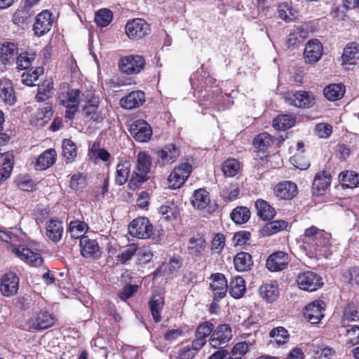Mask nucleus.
<instances>
[{
    "label": "nucleus",
    "mask_w": 359,
    "mask_h": 359,
    "mask_svg": "<svg viewBox=\"0 0 359 359\" xmlns=\"http://www.w3.org/2000/svg\"><path fill=\"white\" fill-rule=\"evenodd\" d=\"M81 91L79 89L71 88L67 83H62L58 92V102L66 108L65 118L72 120L78 110Z\"/></svg>",
    "instance_id": "1"
},
{
    "label": "nucleus",
    "mask_w": 359,
    "mask_h": 359,
    "mask_svg": "<svg viewBox=\"0 0 359 359\" xmlns=\"http://www.w3.org/2000/svg\"><path fill=\"white\" fill-rule=\"evenodd\" d=\"M151 167V158L145 151H140L137 156V164L135 171L129 181L131 188L140 187L149 179L148 174Z\"/></svg>",
    "instance_id": "2"
},
{
    "label": "nucleus",
    "mask_w": 359,
    "mask_h": 359,
    "mask_svg": "<svg viewBox=\"0 0 359 359\" xmlns=\"http://www.w3.org/2000/svg\"><path fill=\"white\" fill-rule=\"evenodd\" d=\"M301 239L305 249L316 252L328 244L329 235L323 230L312 226L305 229Z\"/></svg>",
    "instance_id": "3"
},
{
    "label": "nucleus",
    "mask_w": 359,
    "mask_h": 359,
    "mask_svg": "<svg viewBox=\"0 0 359 359\" xmlns=\"http://www.w3.org/2000/svg\"><path fill=\"white\" fill-rule=\"evenodd\" d=\"M128 232L133 237L147 239L153 233V226L147 217H137L129 224Z\"/></svg>",
    "instance_id": "4"
},
{
    "label": "nucleus",
    "mask_w": 359,
    "mask_h": 359,
    "mask_svg": "<svg viewBox=\"0 0 359 359\" xmlns=\"http://www.w3.org/2000/svg\"><path fill=\"white\" fill-rule=\"evenodd\" d=\"M297 283L299 289L309 292L316 291L323 285L321 277L310 271L299 273L297 277Z\"/></svg>",
    "instance_id": "5"
},
{
    "label": "nucleus",
    "mask_w": 359,
    "mask_h": 359,
    "mask_svg": "<svg viewBox=\"0 0 359 359\" xmlns=\"http://www.w3.org/2000/svg\"><path fill=\"white\" fill-rule=\"evenodd\" d=\"M284 98L287 103L297 107L310 108L315 104L314 95L307 91L287 93Z\"/></svg>",
    "instance_id": "6"
},
{
    "label": "nucleus",
    "mask_w": 359,
    "mask_h": 359,
    "mask_svg": "<svg viewBox=\"0 0 359 359\" xmlns=\"http://www.w3.org/2000/svg\"><path fill=\"white\" fill-rule=\"evenodd\" d=\"M192 171V165L188 162L181 163L175 168L168 177V185L172 189L180 188Z\"/></svg>",
    "instance_id": "7"
},
{
    "label": "nucleus",
    "mask_w": 359,
    "mask_h": 359,
    "mask_svg": "<svg viewBox=\"0 0 359 359\" xmlns=\"http://www.w3.org/2000/svg\"><path fill=\"white\" fill-rule=\"evenodd\" d=\"M144 59L140 55H128L121 58L119 67L126 74L140 73L144 67Z\"/></svg>",
    "instance_id": "8"
},
{
    "label": "nucleus",
    "mask_w": 359,
    "mask_h": 359,
    "mask_svg": "<svg viewBox=\"0 0 359 359\" xmlns=\"http://www.w3.org/2000/svg\"><path fill=\"white\" fill-rule=\"evenodd\" d=\"M232 337V331L230 325L223 324L217 326L213 330L209 342L215 348L225 346Z\"/></svg>",
    "instance_id": "9"
},
{
    "label": "nucleus",
    "mask_w": 359,
    "mask_h": 359,
    "mask_svg": "<svg viewBox=\"0 0 359 359\" xmlns=\"http://www.w3.org/2000/svg\"><path fill=\"white\" fill-rule=\"evenodd\" d=\"M149 31V24L140 18L129 21L126 25V33L131 39H140L148 34Z\"/></svg>",
    "instance_id": "10"
},
{
    "label": "nucleus",
    "mask_w": 359,
    "mask_h": 359,
    "mask_svg": "<svg viewBox=\"0 0 359 359\" xmlns=\"http://www.w3.org/2000/svg\"><path fill=\"white\" fill-rule=\"evenodd\" d=\"M54 323V317L46 311L34 312L28 321L29 327L35 330L48 329Z\"/></svg>",
    "instance_id": "11"
},
{
    "label": "nucleus",
    "mask_w": 359,
    "mask_h": 359,
    "mask_svg": "<svg viewBox=\"0 0 359 359\" xmlns=\"http://www.w3.org/2000/svg\"><path fill=\"white\" fill-rule=\"evenodd\" d=\"M19 289V278L13 273L2 276L0 280V291L3 296L10 297L15 295Z\"/></svg>",
    "instance_id": "12"
},
{
    "label": "nucleus",
    "mask_w": 359,
    "mask_h": 359,
    "mask_svg": "<svg viewBox=\"0 0 359 359\" xmlns=\"http://www.w3.org/2000/svg\"><path fill=\"white\" fill-rule=\"evenodd\" d=\"M130 131L133 137L140 142L149 141L152 135L151 126L142 119L134 121L130 126Z\"/></svg>",
    "instance_id": "13"
},
{
    "label": "nucleus",
    "mask_w": 359,
    "mask_h": 359,
    "mask_svg": "<svg viewBox=\"0 0 359 359\" xmlns=\"http://www.w3.org/2000/svg\"><path fill=\"white\" fill-rule=\"evenodd\" d=\"M325 303L322 300H315L305 307L304 316L312 324L318 323L324 317Z\"/></svg>",
    "instance_id": "14"
},
{
    "label": "nucleus",
    "mask_w": 359,
    "mask_h": 359,
    "mask_svg": "<svg viewBox=\"0 0 359 359\" xmlns=\"http://www.w3.org/2000/svg\"><path fill=\"white\" fill-rule=\"evenodd\" d=\"M51 16V13L48 10L43 11L36 15L33 26L36 35L41 36L50 30L53 24Z\"/></svg>",
    "instance_id": "15"
},
{
    "label": "nucleus",
    "mask_w": 359,
    "mask_h": 359,
    "mask_svg": "<svg viewBox=\"0 0 359 359\" xmlns=\"http://www.w3.org/2000/svg\"><path fill=\"white\" fill-rule=\"evenodd\" d=\"M289 262V255L283 251H278L269 255L266 266L271 271H279L285 269Z\"/></svg>",
    "instance_id": "16"
},
{
    "label": "nucleus",
    "mask_w": 359,
    "mask_h": 359,
    "mask_svg": "<svg viewBox=\"0 0 359 359\" xmlns=\"http://www.w3.org/2000/svg\"><path fill=\"white\" fill-rule=\"evenodd\" d=\"M323 46L318 39L309 40L304 48V57L306 62L315 63L323 55Z\"/></svg>",
    "instance_id": "17"
},
{
    "label": "nucleus",
    "mask_w": 359,
    "mask_h": 359,
    "mask_svg": "<svg viewBox=\"0 0 359 359\" xmlns=\"http://www.w3.org/2000/svg\"><path fill=\"white\" fill-rule=\"evenodd\" d=\"M212 283L210 287L214 294V300L218 301L224 297L226 294L228 285L225 276L219 273L211 275Z\"/></svg>",
    "instance_id": "18"
},
{
    "label": "nucleus",
    "mask_w": 359,
    "mask_h": 359,
    "mask_svg": "<svg viewBox=\"0 0 359 359\" xmlns=\"http://www.w3.org/2000/svg\"><path fill=\"white\" fill-rule=\"evenodd\" d=\"M214 325L208 321L200 324L196 330V339L193 341L195 350H200L206 343V338L213 332Z\"/></svg>",
    "instance_id": "19"
},
{
    "label": "nucleus",
    "mask_w": 359,
    "mask_h": 359,
    "mask_svg": "<svg viewBox=\"0 0 359 359\" xmlns=\"http://www.w3.org/2000/svg\"><path fill=\"white\" fill-rule=\"evenodd\" d=\"M80 248L81 254L83 257L97 259L101 255L97 241L90 239L88 236L81 238Z\"/></svg>",
    "instance_id": "20"
},
{
    "label": "nucleus",
    "mask_w": 359,
    "mask_h": 359,
    "mask_svg": "<svg viewBox=\"0 0 359 359\" xmlns=\"http://www.w3.org/2000/svg\"><path fill=\"white\" fill-rule=\"evenodd\" d=\"M11 250L22 260L26 261L33 266H39L43 263L42 257L39 253L34 252L22 245L18 248L13 247Z\"/></svg>",
    "instance_id": "21"
},
{
    "label": "nucleus",
    "mask_w": 359,
    "mask_h": 359,
    "mask_svg": "<svg viewBox=\"0 0 359 359\" xmlns=\"http://www.w3.org/2000/svg\"><path fill=\"white\" fill-rule=\"evenodd\" d=\"M18 55L17 46L12 42H4L0 46V67L13 63Z\"/></svg>",
    "instance_id": "22"
},
{
    "label": "nucleus",
    "mask_w": 359,
    "mask_h": 359,
    "mask_svg": "<svg viewBox=\"0 0 359 359\" xmlns=\"http://www.w3.org/2000/svg\"><path fill=\"white\" fill-rule=\"evenodd\" d=\"M145 101L144 93L141 90H135L120 100L121 106L126 109H132L142 105Z\"/></svg>",
    "instance_id": "23"
},
{
    "label": "nucleus",
    "mask_w": 359,
    "mask_h": 359,
    "mask_svg": "<svg viewBox=\"0 0 359 359\" xmlns=\"http://www.w3.org/2000/svg\"><path fill=\"white\" fill-rule=\"evenodd\" d=\"M57 153L54 149H48L39 156L34 163L37 170H45L52 166L56 161Z\"/></svg>",
    "instance_id": "24"
},
{
    "label": "nucleus",
    "mask_w": 359,
    "mask_h": 359,
    "mask_svg": "<svg viewBox=\"0 0 359 359\" xmlns=\"http://www.w3.org/2000/svg\"><path fill=\"white\" fill-rule=\"evenodd\" d=\"M331 175L327 172H320L315 176L313 182V191L316 195H323L330 187Z\"/></svg>",
    "instance_id": "25"
},
{
    "label": "nucleus",
    "mask_w": 359,
    "mask_h": 359,
    "mask_svg": "<svg viewBox=\"0 0 359 359\" xmlns=\"http://www.w3.org/2000/svg\"><path fill=\"white\" fill-rule=\"evenodd\" d=\"M0 98L9 105H13L16 102L15 93L11 81L8 79L0 80Z\"/></svg>",
    "instance_id": "26"
},
{
    "label": "nucleus",
    "mask_w": 359,
    "mask_h": 359,
    "mask_svg": "<svg viewBox=\"0 0 359 359\" xmlns=\"http://www.w3.org/2000/svg\"><path fill=\"white\" fill-rule=\"evenodd\" d=\"M207 246V243L204 236L201 234L194 235L189 239V245L188 248L189 253L194 257H198L203 254Z\"/></svg>",
    "instance_id": "27"
},
{
    "label": "nucleus",
    "mask_w": 359,
    "mask_h": 359,
    "mask_svg": "<svg viewBox=\"0 0 359 359\" xmlns=\"http://www.w3.org/2000/svg\"><path fill=\"white\" fill-rule=\"evenodd\" d=\"M297 194V186L292 182L279 183L275 188L276 196L284 200L291 199Z\"/></svg>",
    "instance_id": "28"
},
{
    "label": "nucleus",
    "mask_w": 359,
    "mask_h": 359,
    "mask_svg": "<svg viewBox=\"0 0 359 359\" xmlns=\"http://www.w3.org/2000/svg\"><path fill=\"white\" fill-rule=\"evenodd\" d=\"M259 294L267 302H274L279 296V290L276 281L263 283L259 287Z\"/></svg>",
    "instance_id": "29"
},
{
    "label": "nucleus",
    "mask_w": 359,
    "mask_h": 359,
    "mask_svg": "<svg viewBox=\"0 0 359 359\" xmlns=\"http://www.w3.org/2000/svg\"><path fill=\"white\" fill-rule=\"evenodd\" d=\"M63 227L60 221L50 219L46 224V236L53 242H58L62 236Z\"/></svg>",
    "instance_id": "30"
},
{
    "label": "nucleus",
    "mask_w": 359,
    "mask_h": 359,
    "mask_svg": "<svg viewBox=\"0 0 359 359\" xmlns=\"http://www.w3.org/2000/svg\"><path fill=\"white\" fill-rule=\"evenodd\" d=\"M308 37V31L302 27L295 28L287 36L286 43L288 48H294Z\"/></svg>",
    "instance_id": "31"
},
{
    "label": "nucleus",
    "mask_w": 359,
    "mask_h": 359,
    "mask_svg": "<svg viewBox=\"0 0 359 359\" xmlns=\"http://www.w3.org/2000/svg\"><path fill=\"white\" fill-rule=\"evenodd\" d=\"M158 156L163 164L172 163L180 156V151L175 145L171 144L165 146L158 151Z\"/></svg>",
    "instance_id": "32"
},
{
    "label": "nucleus",
    "mask_w": 359,
    "mask_h": 359,
    "mask_svg": "<svg viewBox=\"0 0 359 359\" xmlns=\"http://www.w3.org/2000/svg\"><path fill=\"white\" fill-rule=\"evenodd\" d=\"M257 215L263 220H270L276 215L275 209L268 202L262 199H258L255 203Z\"/></svg>",
    "instance_id": "33"
},
{
    "label": "nucleus",
    "mask_w": 359,
    "mask_h": 359,
    "mask_svg": "<svg viewBox=\"0 0 359 359\" xmlns=\"http://www.w3.org/2000/svg\"><path fill=\"white\" fill-rule=\"evenodd\" d=\"M130 170V163L128 161H121L116 165L115 176L116 184L121 186L128 180Z\"/></svg>",
    "instance_id": "34"
},
{
    "label": "nucleus",
    "mask_w": 359,
    "mask_h": 359,
    "mask_svg": "<svg viewBox=\"0 0 359 359\" xmlns=\"http://www.w3.org/2000/svg\"><path fill=\"white\" fill-rule=\"evenodd\" d=\"M229 294L235 299H239L243 296L245 292V282L241 276H236L233 278L229 286Z\"/></svg>",
    "instance_id": "35"
},
{
    "label": "nucleus",
    "mask_w": 359,
    "mask_h": 359,
    "mask_svg": "<svg viewBox=\"0 0 359 359\" xmlns=\"http://www.w3.org/2000/svg\"><path fill=\"white\" fill-rule=\"evenodd\" d=\"M149 306L155 322H160L161 320V313L164 306L163 297L161 295H154L149 302Z\"/></svg>",
    "instance_id": "36"
},
{
    "label": "nucleus",
    "mask_w": 359,
    "mask_h": 359,
    "mask_svg": "<svg viewBox=\"0 0 359 359\" xmlns=\"http://www.w3.org/2000/svg\"><path fill=\"white\" fill-rule=\"evenodd\" d=\"M210 199L207 191L200 189L194 191L191 197V203L195 208L203 210L210 203Z\"/></svg>",
    "instance_id": "37"
},
{
    "label": "nucleus",
    "mask_w": 359,
    "mask_h": 359,
    "mask_svg": "<svg viewBox=\"0 0 359 359\" xmlns=\"http://www.w3.org/2000/svg\"><path fill=\"white\" fill-rule=\"evenodd\" d=\"M359 58V44L350 43L346 45L342 55V60L344 62L353 65Z\"/></svg>",
    "instance_id": "38"
},
{
    "label": "nucleus",
    "mask_w": 359,
    "mask_h": 359,
    "mask_svg": "<svg viewBox=\"0 0 359 359\" xmlns=\"http://www.w3.org/2000/svg\"><path fill=\"white\" fill-rule=\"evenodd\" d=\"M325 97L330 101H335L341 99L345 93V87L342 84H330L324 89Z\"/></svg>",
    "instance_id": "39"
},
{
    "label": "nucleus",
    "mask_w": 359,
    "mask_h": 359,
    "mask_svg": "<svg viewBox=\"0 0 359 359\" xmlns=\"http://www.w3.org/2000/svg\"><path fill=\"white\" fill-rule=\"evenodd\" d=\"M233 262L236 269L239 271H248L252 265L251 255L245 252L238 253L234 257Z\"/></svg>",
    "instance_id": "40"
},
{
    "label": "nucleus",
    "mask_w": 359,
    "mask_h": 359,
    "mask_svg": "<svg viewBox=\"0 0 359 359\" xmlns=\"http://www.w3.org/2000/svg\"><path fill=\"white\" fill-rule=\"evenodd\" d=\"M3 157L2 165L0 167V181L8 179L13 168V155L11 153L1 154Z\"/></svg>",
    "instance_id": "41"
},
{
    "label": "nucleus",
    "mask_w": 359,
    "mask_h": 359,
    "mask_svg": "<svg viewBox=\"0 0 359 359\" xmlns=\"http://www.w3.org/2000/svg\"><path fill=\"white\" fill-rule=\"evenodd\" d=\"M295 123V119L292 115L281 114L276 117L273 126L278 130H285L292 128Z\"/></svg>",
    "instance_id": "42"
},
{
    "label": "nucleus",
    "mask_w": 359,
    "mask_h": 359,
    "mask_svg": "<svg viewBox=\"0 0 359 359\" xmlns=\"http://www.w3.org/2000/svg\"><path fill=\"white\" fill-rule=\"evenodd\" d=\"M88 230V225L79 220H74L69 223L68 232L72 238H80L84 237L83 235Z\"/></svg>",
    "instance_id": "43"
},
{
    "label": "nucleus",
    "mask_w": 359,
    "mask_h": 359,
    "mask_svg": "<svg viewBox=\"0 0 359 359\" xmlns=\"http://www.w3.org/2000/svg\"><path fill=\"white\" fill-rule=\"evenodd\" d=\"M62 154L67 163H72L75 160L77 155L76 147L72 140L68 139L63 140Z\"/></svg>",
    "instance_id": "44"
},
{
    "label": "nucleus",
    "mask_w": 359,
    "mask_h": 359,
    "mask_svg": "<svg viewBox=\"0 0 359 359\" xmlns=\"http://www.w3.org/2000/svg\"><path fill=\"white\" fill-rule=\"evenodd\" d=\"M339 179L342 182L343 187L353 189L359 186V174L353 172H341Z\"/></svg>",
    "instance_id": "45"
},
{
    "label": "nucleus",
    "mask_w": 359,
    "mask_h": 359,
    "mask_svg": "<svg viewBox=\"0 0 359 359\" xmlns=\"http://www.w3.org/2000/svg\"><path fill=\"white\" fill-rule=\"evenodd\" d=\"M159 213L165 221L175 219L179 215V209L174 203L161 205L158 209Z\"/></svg>",
    "instance_id": "46"
},
{
    "label": "nucleus",
    "mask_w": 359,
    "mask_h": 359,
    "mask_svg": "<svg viewBox=\"0 0 359 359\" xmlns=\"http://www.w3.org/2000/svg\"><path fill=\"white\" fill-rule=\"evenodd\" d=\"M250 212L246 207H237L231 214L232 220L236 224H244L248 221Z\"/></svg>",
    "instance_id": "47"
},
{
    "label": "nucleus",
    "mask_w": 359,
    "mask_h": 359,
    "mask_svg": "<svg viewBox=\"0 0 359 359\" xmlns=\"http://www.w3.org/2000/svg\"><path fill=\"white\" fill-rule=\"evenodd\" d=\"M53 88V83L50 80H46L39 86L38 93L36 95L37 102L46 101L50 96Z\"/></svg>",
    "instance_id": "48"
},
{
    "label": "nucleus",
    "mask_w": 359,
    "mask_h": 359,
    "mask_svg": "<svg viewBox=\"0 0 359 359\" xmlns=\"http://www.w3.org/2000/svg\"><path fill=\"white\" fill-rule=\"evenodd\" d=\"M32 14L29 9L24 7L21 9L17 10L13 15L12 20L14 24L18 25H22L27 24L31 18Z\"/></svg>",
    "instance_id": "49"
},
{
    "label": "nucleus",
    "mask_w": 359,
    "mask_h": 359,
    "mask_svg": "<svg viewBox=\"0 0 359 359\" xmlns=\"http://www.w3.org/2000/svg\"><path fill=\"white\" fill-rule=\"evenodd\" d=\"M251 344L242 341L236 344L230 353V358L232 359H243L244 355L248 352L249 346Z\"/></svg>",
    "instance_id": "50"
},
{
    "label": "nucleus",
    "mask_w": 359,
    "mask_h": 359,
    "mask_svg": "<svg viewBox=\"0 0 359 359\" xmlns=\"http://www.w3.org/2000/svg\"><path fill=\"white\" fill-rule=\"evenodd\" d=\"M113 18L112 12L107 8L99 10L95 17V21L100 27H106L111 21Z\"/></svg>",
    "instance_id": "51"
},
{
    "label": "nucleus",
    "mask_w": 359,
    "mask_h": 359,
    "mask_svg": "<svg viewBox=\"0 0 359 359\" xmlns=\"http://www.w3.org/2000/svg\"><path fill=\"white\" fill-rule=\"evenodd\" d=\"M272 142V139L270 135L267 133H262L257 135L253 141L254 146L260 150L267 149Z\"/></svg>",
    "instance_id": "52"
},
{
    "label": "nucleus",
    "mask_w": 359,
    "mask_h": 359,
    "mask_svg": "<svg viewBox=\"0 0 359 359\" xmlns=\"http://www.w3.org/2000/svg\"><path fill=\"white\" fill-rule=\"evenodd\" d=\"M43 73V69L41 67H37L31 72H25L22 74V83L31 86L34 84L39 79V75Z\"/></svg>",
    "instance_id": "53"
},
{
    "label": "nucleus",
    "mask_w": 359,
    "mask_h": 359,
    "mask_svg": "<svg viewBox=\"0 0 359 359\" xmlns=\"http://www.w3.org/2000/svg\"><path fill=\"white\" fill-rule=\"evenodd\" d=\"M137 249V245L134 243L127 245L117 256L118 261L121 264H126L135 255Z\"/></svg>",
    "instance_id": "54"
},
{
    "label": "nucleus",
    "mask_w": 359,
    "mask_h": 359,
    "mask_svg": "<svg viewBox=\"0 0 359 359\" xmlns=\"http://www.w3.org/2000/svg\"><path fill=\"white\" fill-rule=\"evenodd\" d=\"M239 167L237 160L228 159L222 165V171L226 176L233 177L237 174Z\"/></svg>",
    "instance_id": "55"
},
{
    "label": "nucleus",
    "mask_w": 359,
    "mask_h": 359,
    "mask_svg": "<svg viewBox=\"0 0 359 359\" xmlns=\"http://www.w3.org/2000/svg\"><path fill=\"white\" fill-rule=\"evenodd\" d=\"M269 335L271 337L274 338L278 345L285 344L289 337L287 330L283 327H278L273 329L270 332Z\"/></svg>",
    "instance_id": "56"
},
{
    "label": "nucleus",
    "mask_w": 359,
    "mask_h": 359,
    "mask_svg": "<svg viewBox=\"0 0 359 359\" xmlns=\"http://www.w3.org/2000/svg\"><path fill=\"white\" fill-rule=\"evenodd\" d=\"M53 116L52 106L46 103L43 108L36 111L37 123L43 125L47 123Z\"/></svg>",
    "instance_id": "57"
},
{
    "label": "nucleus",
    "mask_w": 359,
    "mask_h": 359,
    "mask_svg": "<svg viewBox=\"0 0 359 359\" xmlns=\"http://www.w3.org/2000/svg\"><path fill=\"white\" fill-rule=\"evenodd\" d=\"M296 13V11L293 10L291 6L287 4H282L279 6V16L286 22L292 21L293 18H294Z\"/></svg>",
    "instance_id": "58"
},
{
    "label": "nucleus",
    "mask_w": 359,
    "mask_h": 359,
    "mask_svg": "<svg viewBox=\"0 0 359 359\" xmlns=\"http://www.w3.org/2000/svg\"><path fill=\"white\" fill-rule=\"evenodd\" d=\"M287 226V223L284 220H276L266 224L264 231L268 234H273L281 230L285 229Z\"/></svg>",
    "instance_id": "59"
},
{
    "label": "nucleus",
    "mask_w": 359,
    "mask_h": 359,
    "mask_svg": "<svg viewBox=\"0 0 359 359\" xmlns=\"http://www.w3.org/2000/svg\"><path fill=\"white\" fill-rule=\"evenodd\" d=\"M314 354L318 358L330 359L335 353L334 350L329 346L324 345L318 346L313 350Z\"/></svg>",
    "instance_id": "60"
},
{
    "label": "nucleus",
    "mask_w": 359,
    "mask_h": 359,
    "mask_svg": "<svg viewBox=\"0 0 359 359\" xmlns=\"http://www.w3.org/2000/svg\"><path fill=\"white\" fill-rule=\"evenodd\" d=\"M34 57L33 55H29L27 53H21L16 58L17 67L19 69H27L31 65L34 60Z\"/></svg>",
    "instance_id": "61"
},
{
    "label": "nucleus",
    "mask_w": 359,
    "mask_h": 359,
    "mask_svg": "<svg viewBox=\"0 0 359 359\" xmlns=\"http://www.w3.org/2000/svg\"><path fill=\"white\" fill-rule=\"evenodd\" d=\"M332 132V127L328 123H321L315 127V133L320 138H327Z\"/></svg>",
    "instance_id": "62"
},
{
    "label": "nucleus",
    "mask_w": 359,
    "mask_h": 359,
    "mask_svg": "<svg viewBox=\"0 0 359 359\" xmlns=\"http://www.w3.org/2000/svg\"><path fill=\"white\" fill-rule=\"evenodd\" d=\"M86 182V177L82 173L74 174L70 180V187L74 190H77L83 187Z\"/></svg>",
    "instance_id": "63"
},
{
    "label": "nucleus",
    "mask_w": 359,
    "mask_h": 359,
    "mask_svg": "<svg viewBox=\"0 0 359 359\" xmlns=\"http://www.w3.org/2000/svg\"><path fill=\"white\" fill-rule=\"evenodd\" d=\"M347 334L350 337L348 344L355 346L359 344V325H354L346 330Z\"/></svg>",
    "instance_id": "64"
}]
</instances>
